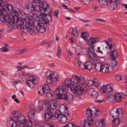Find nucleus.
Returning <instances> with one entry per match:
<instances>
[{"label": "nucleus", "instance_id": "1", "mask_svg": "<svg viewBox=\"0 0 127 127\" xmlns=\"http://www.w3.org/2000/svg\"><path fill=\"white\" fill-rule=\"evenodd\" d=\"M66 87L64 83H62L61 84L60 88H57L55 91L57 94V98L60 99H63L65 101L69 102L73 99L72 95L68 94L64 91L66 90Z\"/></svg>", "mask_w": 127, "mask_h": 127}, {"label": "nucleus", "instance_id": "2", "mask_svg": "<svg viewBox=\"0 0 127 127\" xmlns=\"http://www.w3.org/2000/svg\"><path fill=\"white\" fill-rule=\"evenodd\" d=\"M55 115L60 122L62 124H65L67 121V117L69 116L68 107L64 105L60 106L59 110L55 111Z\"/></svg>", "mask_w": 127, "mask_h": 127}, {"label": "nucleus", "instance_id": "3", "mask_svg": "<svg viewBox=\"0 0 127 127\" xmlns=\"http://www.w3.org/2000/svg\"><path fill=\"white\" fill-rule=\"evenodd\" d=\"M12 114L13 115L11 117V119L12 121H16V122L19 121L21 122H23V121H25V117L21 113L14 111L12 112Z\"/></svg>", "mask_w": 127, "mask_h": 127}, {"label": "nucleus", "instance_id": "4", "mask_svg": "<svg viewBox=\"0 0 127 127\" xmlns=\"http://www.w3.org/2000/svg\"><path fill=\"white\" fill-rule=\"evenodd\" d=\"M35 23L34 21L31 20L28 22L26 23L25 25V27L27 30L28 32H30L31 34L33 36L35 35V32L32 30L31 26L35 25Z\"/></svg>", "mask_w": 127, "mask_h": 127}, {"label": "nucleus", "instance_id": "5", "mask_svg": "<svg viewBox=\"0 0 127 127\" xmlns=\"http://www.w3.org/2000/svg\"><path fill=\"white\" fill-rule=\"evenodd\" d=\"M30 111L27 114L28 117L31 118H33L35 117V113L37 110L35 107L32 104H30L29 106Z\"/></svg>", "mask_w": 127, "mask_h": 127}, {"label": "nucleus", "instance_id": "6", "mask_svg": "<svg viewBox=\"0 0 127 127\" xmlns=\"http://www.w3.org/2000/svg\"><path fill=\"white\" fill-rule=\"evenodd\" d=\"M93 120L92 119H91V121H90V120L88 122L85 121L84 122V126H81L78 127L76 126L74 124L70 123H69V124L66 127H90L91 126L93 125Z\"/></svg>", "mask_w": 127, "mask_h": 127}, {"label": "nucleus", "instance_id": "7", "mask_svg": "<svg viewBox=\"0 0 127 127\" xmlns=\"http://www.w3.org/2000/svg\"><path fill=\"white\" fill-rule=\"evenodd\" d=\"M71 91L72 92H75L79 95H81L84 91L81 86L79 85H75L71 87Z\"/></svg>", "mask_w": 127, "mask_h": 127}, {"label": "nucleus", "instance_id": "8", "mask_svg": "<svg viewBox=\"0 0 127 127\" xmlns=\"http://www.w3.org/2000/svg\"><path fill=\"white\" fill-rule=\"evenodd\" d=\"M43 1H39L38 2L36 3H38L40 2L41 3H40V7H41L42 10L46 12L47 10H48V11H47L48 13H50L51 12V11L50 9L49 8V5L46 2L41 3L43 2Z\"/></svg>", "mask_w": 127, "mask_h": 127}, {"label": "nucleus", "instance_id": "9", "mask_svg": "<svg viewBox=\"0 0 127 127\" xmlns=\"http://www.w3.org/2000/svg\"><path fill=\"white\" fill-rule=\"evenodd\" d=\"M94 47L93 46L91 48H89V57L92 60L95 61L96 60V54L95 53L94 49Z\"/></svg>", "mask_w": 127, "mask_h": 127}, {"label": "nucleus", "instance_id": "10", "mask_svg": "<svg viewBox=\"0 0 127 127\" xmlns=\"http://www.w3.org/2000/svg\"><path fill=\"white\" fill-rule=\"evenodd\" d=\"M32 19H30L27 16H25L22 17L21 20H20L19 22V26L20 27L23 29H25V28L24 27V22H27L26 23L28 22L29 21Z\"/></svg>", "mask_w": 127, "mask_h": 127}, {"label": "nucleus", "instance_id": "11", "mask_svg": "<svg viewBox=\"0 0 127 127\" xmlns=\"http://www.w3.org/2000/svg\"><path fill=\"white\" fill-rule=\"evenodd\" d=\"M33 122L30 120L25 122H21L19 124V127H31L32 125Z\"/></svg>", "mask_w": 127, "mask_h": 127}, {"label": "nucleus", "instance_id": "12", "mask_svg": "<svg viewBox=\"0 0 127 127\" xmlns=\"http://www.w3.org/2000/svg\"><path fill=\"white\" fill-rule=\"evenodd\" d=\"M111 116L114 118H118L119 116V111L116 108H113L112 109L110 112Z\"/></svg>", "mask_w": 127, "mask_h": 127}, {"label": "nucleus", "instance_id": "13", "mask_svg": "<svg viewBox=\"0 0 127 127\" xmlns=\"http://www.w3.org/2000/svg\"><path fill=\"white\" fill-rule=\"evenodd\" d=\"M35 28L37 31L41 33H44L46 30L43 24L39 22L37 23V26H36Z\"/></svg>", "mask_w": 127, "mask_h": 127}, {"label": "nucleus", "instance_id": "14", "mask_svg": "<svg viewBox=\"0 0 127 127\" xmlns=\"http://www.w3.org/2000/svg\"><path fill=\"white\" fill-rule=\"evenodd\" d=\"M118 2L117 1L108 2V5L109 8L112 10H116L117 9Z\"/></svg>", "mask_w": 127, "mask_h": 127}, {"label": "nucleus", "instance_id": "15", "mask_svg": "<svg viewBox=\"0 0 127 127\" xmlns=\"http://www.w3.org/2000/svg\"><path fill=\"white\" fill-rule=\"evenodd\" d=\"M45 91V93L46 94L47 96L48 97H52V95L50 93H48L50 91V89L49 85L47 84H45L42 86Z\"/></svg>", "mask_w": 127, "mask_h": 127}, {"label": "nucleus", "instance_id": "16", "mask_svg": "<svg viewBox=\"0 0 127 127\" xmlns=\"http://www.w3.org/2000/svg\"><path fill=\"white\" fill-rule=\"evenodd\" d=\"M2 12L0 17V19L1 21L2 22H4L6 20V16L7 15V12L5 9H2Z\"/></svg>", "mask_w": 127, "mask_h": 127}, {"label": "nucleus", "instance_id": "17", "mask_svg": "<svg viewBox=\"0 0 127 127\" xmlns=\"http://www.w3.org/2000/svg\"><path fill=\"white\" fill-rule=\"evenodd\" d=\"M17 122L12 121L11 119L8 121L7 125L8 127H17Z\"/></svg>", "mask_w": 127, "mask_h": 127}, {"label": "nucleus", "instance_id": "18", "mask_svg": "<svg viewBox=\"0 0 127 127\" xmlns=\"http://www.w3.org/2000/svg\"><path fill=\"white\" fill-rule=\"evenodd\" d=\"M93 65V64L91 61H87L85 63L84 68L90 71V70L92 68Z\"/></svg>", "mask_w": 127, "mask_h": 127}, {"label": "nucleus", "instance_id": "19", "mask_svg": "<svg viewBox=\"0 0 127 127\" xmlns=\"http://www.w3.org/2000/svg\"><path fill=\"white\" fill-rule=\"evenodd\" d=\"M69 33L71 35V36L73 38H75L78 35V31L75 29H72L70 30L69 31Z\"/></svg>", "mask_w": 127, "mask_h": 127}, {"label": "nucleus", "instance_id": "20", "mask_svg": "<svg viewBox=\"0 0 127 127\" xmlns=\"http://www.w3.org/2000/svg\"><path fill=\"white\" fill-rule=\"evenodd\" d=\"M110 66L107 64L103 65L102 69V71L104 73H107L111 72V68L112 67H110Z\"/></svg>", "mask_w": 127, "mask_h": 127}, {"label": "nucleus", "instance_id": "21", "mask_svg": "<svg viewBox=\"0 0 127 127\" xmlns=\"http://www.w3.org/2000/svg\"><path fill=\"white\" fill-rule=\"evenodd\" d=\"M66 86V88H70L71 90V87H74L75 85H73V84L71 83V80L69 79H67L65 81V83H64Z\"/></svg>", "mask_w": 127, "mask_h": 127}, {"label": "nucleus", "instance_id": "22", "mask_svg": "<svg viewBox=\"0 0 127 127\" xmlns=\"http://www.w3.org/2000/svg\"><path fill=\"white\" fill-rule=\"evenodd\" d=\"M89 93L90 94L91 96H94L95 98H96L98 96V93L95 91L93 89H91L89 90Z\"/></svg>", "mask_w": 127, "mask_h": 127}, {"label": "nucleus", "instance_id": "23", "mask_svg": "<svg viewBox=\"0 0 127 127\" xmlns=\"http://www.w3.org/2000/svg\"><path fill=\"white\" fill-rule=\"evenodd\" d=\"M122 96L121 95L118 93H115L114 99L117 102H121L122 101Z\"/></svg>", "mask_w": 127, "mask_h": 127}, {"label": "nucleus", "instance_id": "24", "mask_svg": "<svg viewBox=\"0 0 127 127\" xmlns=\"http://www.w3.org/2000/svg\"><path fill=\"white\" fill-rule=\"evenodd\" d=\"M94 112L93 110L89 108H88L86 111V116L88 118H91L92 117Z\"/></svg>", "mask_w": 127, "mask_h": 127}, {"label": "nucleus", "instance_id": "25", "mask_svg": "<svg viewBox=\"0 0 127 127\" xmlns=\"http://www.w3.org/2000/svg\"><path fill=\"white\" fill-rule=\"evenodd\" d=\"M75 60L76 63L78 64V66L80 67L81 69H85V63L80 61L78 58H75Z\"/></svg>", "mask_w": 127, "mask_h": 127}, {"label": "nucleus", "instance_id": "26", "mask_svg": "<svg viewBox=\"0 0 127 127\" xmlns=\"http://www.w3.org/2000/svg\"><path fill=\"white\" fill-rule=\"evenodd\" d=\"M120 120L119 119L115 118L112 121V122L113 125V127H116V126H119L120 124Z\"/></svg>", "mask_w": 127, "mask_h": 127}, {"label": "nucleus", "instance_id": "27", "mask_svg": "<svg viewBox=\"0 0 127 127\" xmlns=\"http://www.w3.org/2000/svg\"><path fill=\"white\" fill-rule=\"evenodd\" d=\"M107 95L108 96L107 99L109 102H112L113 99H114L115 94H113L112 93H110L108 94H107Z\"/></svg>", "mask_w": 127, "mask_h": 127}, {"label": "nucleus", "instance_id": "28", "mask_svg": "<svg viewBox=\"0 0 127 127\" xmlns=\"http://www.w3.org/2000/svg\"><path fill=\"white\" fill-rule=\"evenodd\" d=\"M29 16L31 17V19L33 21L32 19H34L35 20H37L39 18V16L35 14L32 12H30L29 14Z\"/></svg>", "mask_w": 127, "mask_h": 127}, {"label": "nucleus", "instance_id": "29", "mask_svg": "<svg viewBox=\"0 0 127 127\" xmlns=\"http://www.w3.org/2000/svg\"><path fill=\"white\" fill-rule=\"evenodd\" d=\"M49 13L47 14L45 18H44V20L45 22L47 23L51 21L52 20V17L51 15L49 14Z\"/></svg>", "mask_w": 127, "mask_h": 127}, {"label": "nucleus", "instance_id": "30", "mask_svg": "<svg viewBox=\"0 0 127 127\" xmlns=\"http://www.w3.org/2000/svg\"><path fill=\"white\" fill-rule=\"evenodd\" d=\"M103 65L101 63H96L95 64V66L96 70L99 71H101L102 70Z\"/></svg>", "mask_w": 127, "mask_h": 127}, {"label": "nucleus", "instance_id": "31", "mask_svg": "<svg viewBox=\"0 0 127 127\" xmlns=\"http://www.w3.org/2000/svg\"><path fill=\"white\" fill-rule=\"evenodd\" d=\"M97 38V37H91L89 40H88V43L89 45H91L95 42Z\"/></svg>", "mask_w": 127, "mask_h": 127}, {"label": "nucleus", "instance_id": "32", "mask_svg": "<svg viewBox=\"0 0 127 127\" xmlns=\"http://www.w3.org/2000/svg\"><path fill=\"white\" fill-rule=\"evenodd\" d=\"M33 83L34 84H37L38 82V80L37 77L36 76H32L30 78Z\"/></svg>", "mask_w": 127, "mask_h": 127}, {"label": "nucleus", "instance_id": "33", "mask_svg": "<svg viewBox=\"0 0 127 127\" xmlns=\"http://www.w3.org/2000/svg\"><path fill=\"white\" fill-rule=\"evenodd\" d=\"M99 3L101 6L104 7H106L108 4L107 0H100Z\"/></svg>", "mask_w": 127, "mask_h": 127}, {"label": "nucleus", "instance_id": "34", "mask_svg": "<svg viewBox=\"0 0 127 127\" xmlns=\"http://www.w3.org/2000/svg\"><path fill=\"white\" fill-rule=\"evenodd\" d=\"M78 79L77 75H74L71 78V81L73 85H76L78 83Z\"/></svg>", "mask_w": 127, "mask_h": 127}, {"label": "nucleus", "instance_id": "35", "mask_svg": "<svg viewBox=\"0 0 127 127\" xmlns=\"http://www.w3.org/2000/svg\"><path fill=\"white\" fill-rule=\"evenodd\" d=\"M45 120L47 121L50 120L54 117L53 114H49L48 113H45Z\"/></svg>", "mask_w": 127, "mask_h": 127}, {"label": "nucleus", "instance_id": "36", "mask_svg": "<svg viewBox=\"0 0 127 127\" xmlns=\"http://www.w3.org/2000/svg\"><path fill=\"white\" fill-rule=\"evenodd\" d=\"M27 8L29 12H31L34 11L35 8V5L29 4L28 6L27 7Z\"/></svg>", "mask_w": 127, "mask_h": 127}, {"label": "nucleus", "instance_id": "37", "mask_svg": "<svg viewBox=\"0 0 127 127\" xmlns=\"http://www.w3.org/2000/svg\"><path fill=\"white\" fill-rule=\"evenodd\" d=\"M57 73L56 72L53 73L52 76H51V78L53 81V82L56 81L58 80L59 77L58 76L56 75Z\"/></svg>", "mask_w": 127, "mask_h": 127}, {"label": "nucleus", "instance_id": "38", "mask_svg": "<svg viewBox=\"0 0 127 127\" xmlns=\"http://www.w3.org/2000/svg\"><path fill=\"white\" fill-rule=\"evenodd\" d=\"M4 5V3L3 1L2 0H0V17L2 12V9H4L3 8V6Z\"/></svg>", "mask_w": 127, "mask_h": 127}, {"label": "nucleus", "instance_id": "39", "mask_svg": "<svg viewBox=\"0 0 127 127\" xmlns=\"http://www.w3.org/2000/svg\"><path fill=\"white\" fill-rule=\"evenodd\" d=\"M38 93L41 95H43L45 93L42 86H41L38 89Z\"/></svg>", "mask_w": 127, "mask_h": 127}, {"label": "nucleus", "instance_id": "40", "mask_svg": "<svg viewBox=\"0 0 127 127\" xmlns=\"http://www.w3.org/2000/svg\"><path fill=\"white\" fill-rule=\"evenodd\" d=\"M112 55L113 59L117 58L118 57V53L116 50H114L112 51Z\"/></svg>", "mask_w": 127, "mask_h": 127}, {"label": "nucleus", "instance_id": "41", "mask_svg": "<svg viewBox=\"0 0 127 127\" xmlns=\"http://www.w3.org/2000/svg\"><path fill=\"white\" fill-rule=\"evenodd\" d=\"M117 61L115 59H113L111 60L110 65L112 67H115L117 65Z\"/></svg>", "mask_w": 127, "mask_h": 127}, {"label": "nucleus", "instance_id": "42", "mask_svg": "<svg viewBox=\"0 0 127 127\" xmlns=\"http://www.w3.org/2000/svg\"><path fill=\"white\" fill-rule=\"evenodd\" d=\"M107 89L106 91V94H108L110 93H112V91L113 90L112 88L109 85H107Z\"/></svg>", "mask_w": 127, "mask_h": 127}, {"label": "nucleus", "instance_id": "43", "mask_svg": "<svg viewBox=\"0 0 127 127\" xmlns=\"http://www.w3.org/2000/svg\"><path fill=\"white\" fill-rule=\"evenodd\" d=\"M82 84V88L84 91L87 90L88 88V85L86 83L83 82L81 84Z\"/></svg>", "mask_w": 127, "mask_h": 127}, {"label": "nucleus", "instance_id": "44", "mask_svg": "<svg viewBox=\"0 0 127 127\" xmlns=\"http://www.w3.org/2000/svg\"><path fill=\"white\" fill-rule=\"evenodd\" d=\"M81 35L82 37L85 40H87L88 39L87 37L89 36L88 34L85 32L81 33Z\"/></svg>", "mask_w": 127, "mask_h": 127}, {"label": "nucleus", "instance_id": "45", "mask_svg": "<svg viewBox=\"0 0 127 127\" xmlns=\"http://www.w3.org/2000/svg\"><path fill=\"white\" fill-rule=\"evenodd\" d=\"M78 83H79L81 84L82 83L83 81H84L85 80L84 77L81 76H78Z\"/></svg>", "mask_w": 127, "mask_h": 127}, {"label": "nucleus", "instance_id": "46", "mask_svg": "<svg viewBox=\"0 0 127 127\" xmlns=\"http://www.w3.org/2000/svg\"><path fill=\"white\" fill-rule=\"evenodd\" d=\"M53 73L50 71H48L46 72L45 73L46 76L47 78H51L52 76Z\"/></svg>", "mask_w": 127, "mask_h": 127}, {"label": "nucleus", "instance_id": "47", "mask_svg": "<svg viewBox=\"0 0 127 127\" xmlns=\"http://www.w3.org/2000/svg\"><path fill=\"white\" fill-rule=\"evenodd\" d=\"M35 8L34 11L36 12H40L42 10V9L41 7H40V5L39 6L36 5H35Z\"/></svg>", "mask_w": 127, "mask_h": 127}, {"label": "nucleus", "instance_id": "48", "mask_svg": "<svg viewBox=\"0 0 127 127\" xmlns=\"http://www.w3.org/2000/svg\"><path fill=\"white\" fill-rule=\"evenodd\" d=\"M107 85L105 86H102L100 88V91L101 92L103 93H105L106 91Z\"/></svg>", "mask_w": 127, "mask_h": 127}, {"label": "nucleus", "instance_id": "49", "mask_svg": "<svg viewBox=\"0 0 127 127\" xmlns=\"http://www.w3.org/2000/svg\"><path fill=\"white\" fill-rule=\"evenodd\" d=\"M6 20L5 21L7 23L11 24L12 23V20L9 17V16L7 14L6 16Z\"/></svg>", "mask_w": 127, "mask_h": 127}, {"label": "nucleus", "instance_id": "50", "mask_svg": "<svg viewBox=\"0 0 127 127\" xmlns=\"http://www.w3.org/2000/svg\"><path fill=\"white\" fill-rule=\"evenodd\" d=\"M82 51V49L80 46H78L76 48V52L78 54H81Z\"/></svg>", "mask_w": 127, "mask_h": 127}, {"label": "nucleus", "instance_id": "51", "mask_svg": "<svg viewBox=\"0 0 127 127\" xmlns=\"http://www.w3.org/2000/svg\"><path fill=\"white\" fill-rule=\"evenodd\" d=\"M47 105V106H48V107H50V105H48V102L47 101H45L43 102V104L42 105L41 108H39V109L40 111L43 109L44 106H46Z\"/></svg>", "mask_w": 127, "mask_h": 127}, {"label": "nucleus", "instance_id": "52", "mask_svg": "<svg viewBox=\"0 0 127 127\" xmlns=\"http://www.w3.org/2000/svg\"><path fill=\"white\" fill-rule=\"evenodd\" d=\"M51 108L53 110H55L57 107V104L56 103L54 102L52 103L51 106Z\"/></svg>", "mask_w": 127, "mask_h": 127}, {"label": "nucleus", "instance_id": "53", "mask_svg": "<svg viewBox=\"0 0 127 127\" xmlns=\"http://www.w3.org/2000/svg\"><path fill=\"white\" fill-rule=\"evenodd\" d=\"M27 85L31 88V86L33 87L34 84L33 83L31 80L30 79V80H28L27 81Z\"/></svg>", "mask_w": 127, "mask_h": 127}, {"label": "nucleus", "instance_id": "54", "mask_svg": "<svg viewBox=\"0 0 127 127\" xmlns=\"http://www.w3.org/2000/svg\"><path fill=\"white\" fill-rule=\"evenodd\" d=\"M13 21H15L16 22H18V24L19 25V18L16 15H15L14 16H13Z\"/></svg>", "mask_w": 127, "mask_h": 127}, {"label": "nucleus", "instance_id": "55", "mask_svg": "<svg viewBox=\"0 0 127 127\" xmlns=\"http://www.w3.org/2000/svg\"><path fill=\"white\" fill-rule=\"evenodd\" d=\"M92 109H93V110H94V111L95 110V112H94V116H96V117H98L99 115H100L98 113L99 112V110H96L95 109V108L94 107H92Z\"/></svg>", "mask_w": 127, "mask_h": 127}, {"label": "nucleus", "instance_id": "56", "mask_svg": "<svg viewBox=\"0 0 127 127\" xmlns=\"http://www.w3.org/2000/svg\"><path fill=\"white\" fill-rule=\"evenodd\" d=\"M108 46L109 49H110L111 52L112 50H114V46L112 43L109 44Z\"/></svg>", "mask_w": 127, "mask_h": 127}, {"label": "nucleus", "instance_id": "57", "mask_svg": "<svg viewBox=\"0 0 127 127\" xmlns=\"http://www.w3.org/2000/svg\"><path fill=\"white\" fill-rule=\"evenodd\" d=\"M48 106H47V109L46 110V113H48L50 114H53L51 112V110L50 108V107H49V108H48Z\"/></svg>", "mask_w": 127, "mask_h": 127}, {"label": "nucleus", "instance_id": "58", "mask_svg": "<svg viewBox=\"0 0 127 127\" xmlns=\"http://www.w3.org/2000/svg\"><path fill=\"white\" fill-rule=\"evenodd\" d=\"M0 74L5 76H7L8 75V72L6 71L0 70Z\"/></svg>", "mask_w": 127, "mask_h": 127}, {"label": "nucleus", "instance_id": "59", "mask_svg": "<svg viewBox=\"0 0 127 127\" xmlns=\"http://www.w3.org/2000/svg\"><path fill=\"white\" fill-rule=\"evenodd\" d=\"M6 7L9 11H11L13 10V7L10 4L7 5Z\"/></svg>", "mask_w": 127, "mask_h": 127}, {"label": "nucleus", "instance_id": "60", "mask_svg": "<svg viewBox=\"0 0 127 127\" xmlns=\"http://www.w3.org/2000/svg\"><path fill=\"white\" fill-rule=\"evenodd\" d=\"M98 81L97 79H96V78H94L93 80V81H89V83H92V84L91 85H90L91 86H92L93 85H94V84L95 83H96L97 82H98Z\"/></svg>", "mask_w": 127, "mask_h": 127}, {"label": "nucleus", "instance_id": "61", "mask_svg": "<svg viewBox=\"0 0 127 127\" xmlns=\"http://www.w3.org/2000/svg\"><path fill=\"white\" fill-rule=\"evenodd\" d=\"M59 13L58 10H56L53 12V14L54 16H56L58 17V15Z\"/></svg>", "mask_w": 127, "mask_h": 127}, {"label": "nucleus", "instance_id": "62", "mask_svg": "<svg viewBox=\"0 0 127 127\" xmlns=\"http://www.w3.org/2000/svg\"><path fill=\"white\" fill-rule=\"evenodd\" d=\"M101 83L99 82L98 81L96 83H95V84L93 85L95 86V87H98L100 86H101L100 84Z\"/></svg>", "mask_w": 127, "mask_h": 127}, {"label": "nucleus", "instance_id": "63", "mask_svg": "<svg viewBox=\"0 0 127 127\" xmlns=\"http://www.w3.org/2000/svg\"><path fill=\"white\" fill-rule=\"evenodd\" d=\"M81 1L84 2V4L88 5L90 3V0H81Z\"/></svg>", "mask_w": 127, "mask_h": 127}, {"label": "nucleus", "instance_id": "64", "mask_svg": "<svg viewBox=\"0 0 127 127\" xmlns=\"http://www.w3.org/2000/svg\"><path fill=\"white\" fill-rule=\"evenodd\" d=\"M47 83L49 84H51L52 82H53V81L50 78H47L46 79Z\"/></svg>", "mask_w": 127, "mask_h": 127}]
</instances>
